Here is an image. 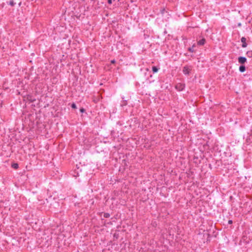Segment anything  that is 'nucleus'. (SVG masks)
<instances>
[{"instance_id": "1", "label": "nucleus", "mask_w": 252, "mask_h": 252, "mask_svg": "<svg viewBox=\"0 0 252 252\" xmlns=\"http://www.w3.org/2000/svg\"><path fill=\"white\" fill-rule=\"evenodd\" d=\"M185 87L184 84L182 83H178L175 86V89L178 91H183Z\"/></svg>"}, {"instance_id": "2", "label": "nucleus", "mask_w": 252, "mask_h": 252, "mask_svg": "<svg viewBox=\"0 0 252 252\" xmlns=\"http://www.w3.org/2000/svg\"><path fill=\"white\" fill-rule=\"evenodd\" d=\"M238 62L241 64L245 63L247 61V59L244 57H240L238 58Z\"/></svg>"}, {"instance_id": "3", "label": "nucleus", "mask_w": 252, "mask_h": 252, "mask_svg": "<svg viewBox=\"0 0 252 252\" xmlns=\"http://www.w3.org/2000/svg\"><path fill=\"white\" fill-rule=\"evenodd\" d=\"M241 41L242 42V47L243 48H245L247 46V44L246 43V38L244 37H242L241 39Z\"/></svg>"}, {"instance_id": "4", "label": "nucleus", "mask_w": 252, "mask_h": 252, "mask_svg": "<svg viewBox=\"0 0 252 252\" xmlns=\"http://www.w3.org/2000/svg\"><path fill=\"white\" fill-rule=\"evenodd\" d=\"M183 72L185 74H189L190 72V70L188 66H184L183 69Z\"/></svg>"}, {"instance_id": "5", "label": "nucleus", "mask_w": 252, "mask_h": 252, "mask_svg": "<svg viewBox=\"0 0 252 252\" xmlns=\"http://www.w3.org/2000/svg\"><path fill=\"white\" fill-rule=\"evenodd\" d=\"M206 40L205 38H202L197 42V44L199 45H203L205 43Z\"/></svg>"}, {"instance_id": "6", "label": "nucleus", "mask_w": 252, "mask_h": 252, "mask_svg": "<svg viewBox=\"0 0 252 252\" xmlns=\"http://www.w3.org/2000/svg\"><path fill=\"white\" fill-rule=\"evenodd\" d=\"M246 70V67L244 65H241L239 67V71L241 72H243Z\"/></svg>"}, {"instance_id": "7", "label": "nucleus", "mask_w": 252, "mask_h": 252, "mask_svg": "<svg viewBox=\"0 0 252 252\" xmlns=\"http://www.w3.org/2000/svg\"><path fill=\"white\" fill-rule=\"evenodd\" d=\"M195 46V44H193L192 47H189V51L190 52H191V53H193L194 52V47Z\"/></svg>"}, {"instance_id": "8", "label": "nucleus", "mask_w": 252, "mask_h": 252, "mask_svg": "<svg viewBox=\"0 0 252 252\" xmlns=\"http://www.w3.org/2000/svg\"><path fill=\"white\" fill-rule=\"evenodd\" d=\"M152 70L154 73H156L158 71V68L156 66H154L152 67Z\"/></svg>"}, {"instance_id": "9", "label": "nucleus", "mask_w": 252, "mask_h": 252, "mask_svg": "<svg viewBox=\"0 0 252 252\" xmlns=\"http://www.w3.org/2000/svg\"><path fill=\"white\" fill-rule=\"evenodd\" d=\"M247 55L249 58H252V51H249L247 52Z\"/></svg>"}, {"instance_id": "10", "label": "nucleus", "mask_w": 252, "mask_h": 252, "mask_svg": "<svg viewBox=\"0 0 252 252\" xmlns=\"http://www.w3.org/2000/svg\"><path fill=\"white\" fill-rule=\"evenodd\" d=\"M12 167L14 169H17L18 167V164L17 163H14L12 165Z\"/></svg>"}, {"instance_id": "11", "label": "nucleus", "mask_w": 252, "mask_h": 252, "mask_svg": "<svg viewBox=\"0 0 252 252\" xmlns=\"http://www.w3.org/2000/svg\"><path fill=\"white\" fill-rule=\"evenodd\" d=\"M110 216V214L109 213H105L104 214V217L107 218H109Z\"/></svg>"}, {"instance_id": "12", "label": "nucleus", "mask_w": 252, "mask_h": 252, "mask_svg": "<svg viewBox=\"0 0 252 252\" xmlns=\"http://www.w3.org/2000/svg\"><path fill=\"white\" fill-rule=\"evenodd\" d=\"M71 107L74 109H76L77 108L76 104L74 103L71 104Z\"/></svg>"}, {"instance_id": "13", "label": "nucleus", "mask_w": 252, "mask_h": 252, "mask_svg": "<svg viewBox=\"0 0 252 252\" xmlns=\"http://www.w3.org/2000/svg\"><path fill=\"white\" fill-rule=\"evenodd\" d=\"M14 2H13V1H10V2H9V4L11 6H13L14 5Z\"/></svg>"}, {"instance_id": "14", "label": "nucleus", "mask_w": 252, "mask_h": 252, "mask_svg": "<svg viewBox=\"0 0 252 252\" xmlns=\"http://www.w3.org/2000/svg\"><path fill=\"white\" fill-rule=\"evenodd\" d=\"M115 62H116V61H115V60H113L111 61V63H115Z\"/></svg>"}, {"instance_id": "15", "label": "nucleus", "mask_w": 252, "mask_h": 252, "mask_svg": "<svg viewBox=\"0 0 252 252\" xmlns=\"http://www.w3.org/2000/svg\"><path fill=\"white\" fill-rule=\"evenodd\" d=\"M84 111H85L84 109H83V108H81V109H80V112H82V113H83V112H84Z\"/></svg>"}, {"instance_id": "16", "label": "nucleus", "mask_w": 252, "mask_h": 252, "mask_svg": "<svg viewBox=\"0 0 252 252\" xmlns=\"http://www.w3.org/2000/svg\"><path fill=\"white\" fill-rule=\"evenodd\" d=\"M232 220H228V223L229 224H232Z\"/></svg>"}]
</instances>
